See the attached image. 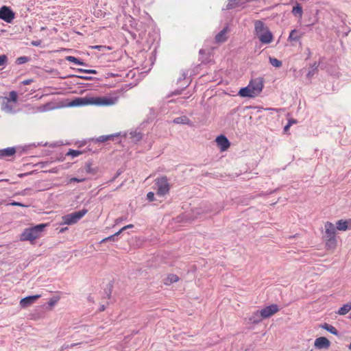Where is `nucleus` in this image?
<instances>
[{"instance_id":"f257e3e1","label":"nucleus","mask_w":351,"mask_h":351,"mask_svg":"<svg viewBox=\"0 0 351 351\" xmlns=\"http://www.w3.org/2000/svg\"><path fill=\"white\" fill-rule=\"evenodd\" d=\"M118 101V97H91L86 96L84 97H78L73 99L71 106H110L114 105Z\"/></svg>"},{"instance_id":"f03ea898","label":"nucleus","mask_w":351,"mask_h":351,"mask_svg":"<svg viewBox=\"0 0 351 351\" xmlns=\"http://www.w3.org/2000/svg\"><path fill=\"white\" fill-rule=\"evenodd\" d=\"M254 30L260 41L264 44H269L273 40L272 33L261 21H256L254 23Z\"/></svg>"},{"instance_id":"7ed1b4c3","label":"nucleus","mask_w":351,"mask_h":351,"mask_svg":"<svg viewBox=\"0 0 351 351\" xmlns=\"http://www.w3.org/2000/svg\"><path fill=\"white\" fill-rule=\"evenodd\" d=\"M45 227L46 224L41 223L32 228H25L20 236L21 241L32 242L41 236Z\"/></svg>"},{"instance_id":"20e7f679","label":"nucleus","mask_w":351,"mask_h":351,"mask_svg":"<svg viewBox=\"0 0 351 351\" xmlns=\"http://www.w3.org/2000/svg\"><path fill=\"white\" fill-rule=\"evenodd\" d=\"M88 210L84 208L81 210L71 213L70 214L64 215L62 217L61 224L72 225L76 223L80 219H81L86 213Z\"/></svg>"},{"instance_id":"39448f33","label":"nucleus","mask_w":351,"mask_h":351,"mask_svg":"<svg viewBox=\"0 0 351 351\" xmlns=\"http://www.w3.org/2000/svg\"><path fill=\"white\" fill-rule=\"evenodd\" d=\"M157 186L156 194L159 196H164L169 191L170 186L167 177H161L155 180Z\"/></svg>"},{"instance_id":"423d86ee","label":"nucleus","mask_w":351,"mask_h":351,"mask_svg":"<svg viewBox=\"0 0 351 351\" xmlns=\"http://www.w3.org/2000/svg\"><path fill=\"white\" fill-rule=\"evenodd\" d=\"M0 19L7 23H11L14 19V13L10 8L2 6L0 8Z\"/></svg>"},{"instance_id":"0eeeda50","label":"nucleus","mask_w":351,"mask_h":351,"mask_svg":"<svg viewBox=\"0 0 351 351\" xmlns=\"http://www.w3.org/2000/svg\"><path fill=\"white\" fill-rule=\"evenodd\" d=\"M248 86L250 88L253 93L257 96L263 90V80L261 78H256L250 82Z\"/></svg>"},{"instance_id":"6e6552de","label":"nucleus","mask_w":351,"mask_h":351,"mask_svg":"<svg viewBox=\"0 0 351 351\" xmlns=\"http://www.w3.org/2000/svg\"><path fill=\"white\" fill-rule=\"evenodd\" d=\"M278 311L279 308L277 304H271L261 309V315L263 317L264 319H267L276 313Z\"/></svg>"},{"instance_id":"1a4fd4ad","label":"nucleus","mask_w":351,"mask_h":351,"mask_svg":"<svg viewBox=\"0 0 351 351\" xmlns=\"http://www.w3.org/2000/svg\"><path fill=\"white\" fill-rule=\"evenodd\" d=\"M40 298V295H34L25 297L21 300L20 305L22 308H27L34 303Z\"/></svg>"},{"instance_id":"9d476101","label":"nucleus","mask_w":351,"mask_h":351,"mask_svg":"<svg viewBox=\"0 0 351 351\" xmlns=\"http://www.w3.org/2000/svg\"><path fill=\"white\" fill-rule=\"evenodd\" d=\"M216 142L221 151H226L230 145L229 141L223 135L217 136L216 138Z\"/></svg>"},{"instance_id":"9b49d317","label":"nucleus","mask_w":351,"mask_h":351,"mask_svg":"<svg viewBox=\"0 0 351 351\" xmlns=\"http://www.w3.org/2000/svg\"><path fill=\"white\" fill-rule=\"evenodd\" d=\"M330 344V341L324 337L317 338L314 343V346L318 349L328 348Z\"/></svg>"},{"instance_id":"f8f14e48","label":"nucleus","mask_w":351,"mask_h":351,"mask_svg":"<svg viewBox=\"0 0 351 351\" xmlns=\"http://www.w3.org/2000/svg\"><path fill=\"white\" fill-rule=\"evenodd\" d=\"M324 228L326 237H335L336 228L332 223L329 221L326 222Z\"/></svg>"},{"instance_id":"ddd939ff","label":"nucleus","mask_w":351,"mask_h":351,"mask_svg":"<svg viewBox=\"0 0 351 351\" xmlns=\"http://www.w3.org/2000/svg\"><path fill=\"white\" fill-rule=\"evenodd\" d=\"M228 32V27L223 28L220 32L215 36V41L217 43H221L227 40L226 34Z\"/></svg>"},{"instance_id":"4468645a","label":"nucleus","mask_w":351,"mask_h":351,"mask_svg":"<svg viewBox=\"0 0 351 351\" xmlns=\"http://www.w3.org/2000/svg\"><path fill=\"white\" fill-rule=\"evenodd\" d=\"M239 95L242 97H254L256 95L253 93L250 88L247 86L242 88L239 92Z\"/></svg>"},{"instance_id":"2eb2a0df","label":"nucleus","mask_w":351,"mask_h":351,"mask_svg":"<svg viewBox=\"0 0 351 351\" xmlns=\"http://www.w3.org/2000/svg\"><path fill=\"white\" fill-rule=\"evenodd\" d=\"M350 222H351L350 220V221L343 220V219L338 220L336 223V225H337L336 228L340 231H346L349 228L348 224Z\"/></svg>"},{"instance_id":"dca6fc26","label":"nucleus","mask_w":351,"mask_h":351,"mask_svg":"<svg viewBox=\"0 0 351 351\" xmlns=\"http://www.w3.org/2000/svg\"><path fill=\"white\" fill-rule=\"evenodd\" d=\"M261 315V311H257L253 313L252 315L249 318L250 322L252 324H258L263 319H264L263 317H262Z\"/></svg>"},{"instance_id":"f3484780","label":"nucleus","mask_w":351,"mask_h":351,"mask_svg":"<svg viewBox=\"0 0 351 351\" xmlns=\"http://www.w3.org/2000/svg\"><path fill=\"white\" fill-rule=\"evenodd\" d=\"M303 33L299 32L297 29L291 31L288 40L289 41H298L302 37Z\"/></svg>"},{"instance_id":"a211bd4d","label":"nucleus","mask_w":351,"mask_h":351,"mask_svg":"<svg viewBox=\"0 0 351 351\" xmlns=\"http://www.w3.org/2000/svg\"><path fill=\"white\" fill-rule=\"evenodd\" d=\"M326 247L327 250H334L337 247V239L335 237H326Z\"/></svg>"},{"instance_id":"6ab92c4d","label":"nucleus","mask_w":351,"mask_h":351,"mask_svg":"<svg viewBox=\"0 0 351 351\" xmlns=\"http://www.w3.org/2000/svg\"><path fill=\"white\" fill-rule=\"evenodd\" d=\"M1 110L7 113L14 112V107L10 104V99L6 100L1 104Z\"/></svg>"},{"instance_id":"aec40b11","label":"nucleus","mask_w":351,"mask_h":351,"mask_svg":"<svg viewBox=\"0 0 351 351\" xmlns=\"http://www.w3.org/2000/svg\"><path fill=\"white\" fill-rule=\"evenodd\" d=\"M16 152V149L14 147H8L6 149L0 150V157L11 156Z\"/></svg>"},{"instance_id":"412c9836","label":"nucleus","mask_w":351,"mask_h":351,"mask_svg":"<svg viewBox=\"0 0 351 351\" xmlns=\"http://www.w3.org/2000/svg\"><path fill=\"white\" fill-rule=\"evenodd\" d=\"M351 310V302L347 303L344 304L342 307H341L338 311L337 314L340 315H344L347 314Z\"/></svg>"},{"instance_id":"4be33fe9","label":"nucleus","mask_w":351,"mask_h":351,"mask_svg":"<svg viewBox=\"0 0 351 351\" xmlns=\"http://www.w3.org/2000/svg\"><path fill=\"white\" fill-rule=\"evenodd\" d=\"M241 3V0H228L226 10H231L238 7Z\"/></svg>"},{"instance_id":"5701e85b","label":"nucleus","mask_w":351,"mask_h":351,"mask_svg":"<svg viewBox=\"0 0 351 351\" xmlns=\"http://www.w3.org/2000/svg\"><path fill=\"white\" fill-rule=\"evenodd\" d=\"M189 119L186 116H182L173 119V123L177 124H189Z\"/></svg>"},{"instance_id":"b1692460","label":"nucleus","mask_w":351,"mask_h":351,"mask_svg":"<svg viewBox=\"0 0 351 351\" xmlns=\"http://www.w3.org/2000/svg\"><path fill=\"white\" fill-rule=\"evenodd\" d=\"M179 280V278L174 274L169 275L165 280V284L166 285H169L171 283L176 282Z\"/></svg>"},{"instance_id":"393cba45","label":"nucleus","mask_w":351,"mask_h":351,"mask_svg":"<svg viewBox=\"0 0 351 351\" xmlns=\"http://www.w3.org/2000/svg\"><path fill=\"white\" fill-rule=\"evenodd\" d=\"M322 328L326 330L327 331L331 332L332 334H333L335 335H338L337 330L332 325H330V324H328L326 323L322 326Z\"/></svg>"},{"instance_id":"a878e982","label":"nucleus","mask_w":351,"mask_h":351,"mask_svg":"<svg viewBox=\"0 0 351 351\" xmlns=\"http://www.w3.org/2000/svg\"><path fill=\"white\" fill-rule=\"evenodd\" d=\"M292 13L294 15H298L299 17H302V8L299 3H296L295 6L293 8Z\"/></svg>"},{"instance_id":"bb28decb","label":"nucleus","mask_w":351,"mask_h":351,"mask_svg":"<svg viewBox=\"0 0 351 351\" xmlns=\"http://www.w3.org/2000/svg\"><path fill=\"white\" fill-rule=\"evenodd\" d=\"M269 63L276 68H279L282 66V62L276 58L269 57Z\"/></svg>"},{"instance_id":"cd10ccee","label":"nucleus","mask_w":351,"mask_h":351,"mask_svg":"<svg viewBox=\"0 0 351 351\" xmlns=\"http://www.w3.org/2000/svg\"><path fill=\"white\" fill-rule=\"evenodd\" d=\"M18 95L14 90L10 92L9 98H5L6 100L10 99V101L16 103L17 101Z\"/></svg>"},{"instance_id":"c85d7f7f","label":"nucleus","mask_w":351,"mask_h":351,"mask_svg":"<svg viewBox=\"0 0 351 351\" xmlns=\"http://www.w3.org/2000/svg\"><path fill=\"white\" fill-rule=\"evenodd\" d=\"M33 109H34V112H45V111L48 110L49 107H48V104H46V105L36 107V108H33Z\"/></svg>"},{"instance_id":"c756f323","label":"nucleus","mask_w":351,"mask_h":351,"mask_svg":"<svg viewBox=\"0 0 351 351\" xmlns=\"http://www.w3.org/2000/svg\"><path fill=\"white\" fill-rule=\"evenodd\" d=\"M85 171L87 173H96L97 171H95V169H93L92 168V165L91 163H86V165H85Z\"/></svg>"},{"instance_id":"7c9ffc66","label":"nucleus","mask_w":351,"mask_h":351,"mask_svg":"<svg viewBox=\"0 0 351 351\" xmlns=\"http://www.w3.org/2000/svg\"><path fill=\"white\" fill-rule=\"evenodd\" d=\"M114 136L113 135H104V136H100L97 141L99 142H105V141H107L108 140L112 138Z\"/></svg>"},{"instance_id":"2f4dec72","label":"nucleus","mask_w":351,"mask_h":351,"mask_svg":"<svg viewBox=\"0 0 351 351\" xmlns=\"http://www.w3.org/2000/svg\"><path fill=\"white\" fill-rule=\"evenodd\" d=\"M77 71L80 73H91V74H97V72L96 70L94 69H77Z\"/></svg>"},{"instance_id":"473e14b6","label":"nucleus","mask_w":351,"mask_h":351,"mask_svg":"<svg viewBox=\"0 0 351 351\" xmlns=\"http://www.w3.org/2000/svg\"><path fill=\"white\" fill-rule=\"evenodd\" d=\"M29 58L26 56H22V57H19L16 59V63L19 64H23V63H25L28 61Z\"/></svg>"},{"instance_id":"72a5a7b5","label":"nucleus","mask_w":351,"mask_h":351,"mask_svg":"<svg viewBox=\"0 0 351 351\" xmlns=\"http://www.w3.org/2000/svg\"><path fill=\"white\" fill-rule=\"evenodd\" d=\"M81 154H82V152L80 151L70 149L69 152H68L67 155L72 156L73 157H77L79 155H80Z\"/></svg>"},{"instance_id":"f704fd0d","label":"nucleus","mask_w":351,"mask_h":351,"mask_svg":"<svg viewBox=\"0 0 351 351\" xmlns=\"http://www.w3.org/2000/svg\"><path fill=\"white\" fill-rule=\"evenodd\" d=\"M66 60L69 62H73L75 64H77V63L79 62V59H77V58L74 57V56H66Z\"/></svg>"},{"instance_id":"c9c22d12","label":"nucleus","mask_w":351,"mask_h":351,"mask_svg":"<svg viewBox=\"0 0 351 351\" xmlns=\"http://www.w3.org/2000/svg\"><path fill=\"white\" fill-rule=\"evenodd\" d=\"M133 227H134V226L132 224L127 225V226L123 227L122 228H121L118 232H117L116 234L119 235L123 230L129 229V228H132Z\"/></svg>"},{"instance_id":"e433bc0d","label":"nucleus","mask_w":351,"mask_h":351,"mask_svg":"<svg viewBox=\"0 0 351 351\" xmlns=\"http://www.w3.org/2000/svg\"><path fill=\"white\" fill-rule=\"evenodd\" d=\"M58 300L59 299L58 298H51L48 302L49 306L51 307L53 306L58 302Z\"/></svg>"},{"instance_id":"4c0bfd02","label":"nucleus","mask_w":351,"mask_h":351,"mask_svg":"<svg viewBox=\"0 0 351 351\" xmlns=\"http://www.w3.org/2000/svg\"><path fill=\"white\" fill-rule=\"evenodd\" d=\"M7 56L5 55L0 56V66L4 65L7 62Z\"/></svg>"},{"instance_id":"58836bf2","label":"nucleus","mask_w":351,"mask_h":351,"mask_svg":"<svg viewBox=\"0 0 351 351\" xmlns=\"http://www.w3.org/2000/svg\"><path fill=\"white\" fill-rule=\"evenodd\" d=\"M117 235L115 234H114L113 235H111V236H109L104 239L101 240V243H104V242H106V241H112V240H114V237H117Z\"/></svg>"},{"instance_id":"ea45409f","label":"nucleus","mask_w":351,"mask_h":351,"mask_svg":"<svg viewBox=\"0 0 351 351\" xmlns=\"http://www.w3.org/2000/svg\"><path fill=\"white\" fill-rule=\"evenodd\" d=\"M147 199L149 201V202H152L154 201V193L153 192H149L147 194Z\"/></svg>"},{"instance_id":"a19ab883","label":"nucleus","mask_w":351,"mask_h":351,"mask_svg":"<svg viewBox=\"0 0 351 351\" xmlns=\"http://www.w3.org/2000/svg\"><path fill=\"white\" fill-rule=\"evenodd\" d=\"M10 205L14 206H21V207H27V206L18 202H12L10 203Z\"/></svg>"},{"instance_id":"79ce46f5","label":"nucleus","mask_w":351,"mask_h":351,"mask_svg":"<svg viewBox=\"0 0 351 351\" xmlns=\"http://www.w3.org/2000/svg\"><path fill=\"white\" fill-rule=\"evenodd\" d=\"M84 178H82V179H78L77 178H72L71 180H70V182H82L83 181H84Z\"/></svg>"},{"instance_id":"37998d69","label":"nucleus","mask_w":351,"mask_h":351,"mask_svg":"<svg viewBox=\"0 0 351 351\" xmlns=\"http://www.w3.org/2000/svg\"><path fill=\"white\" fill-rule=\"evenodd\" d=\"M80 344H81V343H72V344H71L70 346H69V345L64 346L62 347V348H73V347H74V346H78V345H80Z\"/></svg>"},{"instance_id":"c03bdc74","label":"nucleus","mask_w":351,"mask_h":351,"mask_svg":"<svg viewBox=\"0 0 351 351\" xmlns=\"http://www.w3.org/2000/svg\"><path fill=\"white\" fill-rule=\"evenodd\" d=\"M40 43H41L40 40H34L32 42V45L33 46H36V47L39 46L40 45Z\"/></svg>"},{"instance_id":"a18cd8bd","label":"nucleus","mask_w":351,"mask_h":351,"mask_svg":"<svg viewBox=\"0 0 351 351\" xmlns=\"http://www.w3.org/2000/svg\"><path fill=\"white\" fill-rule=\"evenodd\" d=\"M315 73V69H313L312 71H309L308 74H307V77H311L312 75H313Z\"/></svg>"},{"instance_id":"49530a36","label":"nucleus","mask_w":351,"mask_h":351,"mask_svg":"<svg viewBox=\"0 0 351 351\" xmlns=\"http://www.w3.org/2000/svg\"><path fill=\"white\" fill-rule=\"evenodd\" d=\"M80 78L83 79V80H92V77H90V76H88V75H86V76H80Z\"/></svg>"},{"instance_id":"de8ad7c7","label":"nucleus","mask_w":351,"mask_h":351,"mask_svg":"<svg viewBox=\"0 0 351 351\" xmlns=\"http://www.w3.org/2000/svg\"><path fill=\"white\" fill-rule=\"evenodd\" d=\"M104 47L102 46V45H95V46H92L91 48L93 49H99L100 50L101 48H104Z\"/></svg>"},{"instance_id":"09e8293b","label":"nucleus","mask_w":351,"mask_h":351,"mask_svg":"<svg viewBox=\"0 0 351 351\" xmlns=\"http://www.w3.org/2000/svg\"><path fill=\"white\" fill-rule=\"evenodd\" d=\"M296 123V121L293 119H289L288 124L291 126L292 124Z\"/></svg>"},{"instance_id":"8fccbe9b","label":"nucleus","mask_w":351,"mask_h":351,"mask_svg":"<svg viewBox=\"0 0 351 351\" xmlns=\"http://www.w3.org/2000/svg\"><path fill=\"white\" fill-rule=\"evenodd\" d=\"M32 82V80H27L23 81V84L24 85H28V84H29Z\"/></svg>"},{"instance_id":"3c124183","label":"nucleus","mask_w":351,"mask_h":351,"mask_svg":"<svg viewBox=\"0 0 351 351\" xmlns=\"http://www.w3.org/2000/svg\"><path fill=\"white\" fill-rule=\"evenodd\" d=\"M290 127H291V126H290L289 124H287V125H285V128H284V130H285V132H287V131L289 129V128H290Z\"/></svg>"},{"instance_id":"603ef678","label":"nucleus","mask_w":351,"mask_h":351,"mask_svg":"<svg viewBox=\"0 0 351 351\" xmlns=\"http://www.w3.org/2000/svg\"><path fill=\"white\" fill-rule=\"evenodd\" d=\"M123 218L120 217L116 219V223H119V222L122 221Z\"/></svg>"},{"instance_id":"864d4df0","label":"nucleus","mask_w":351,"mask_h":351,"mask_svg":"<svg viewBox=\"0 0 351 351\" xmlns=\"http://www.w3.org/2000/svg\"><path fill=\"white\" fill-rule=\"evenodd\" d=\"M77 64L78 65H84L85 63L82 61H81L80 60H79V62L77 63Z\"/></svg>"},{"instance_id":"5fc2aeb1","label":"nucleus","mask_w":351,"mask_h":351,"mask_svg":"<svg viewBox=\"0 0 351 351\" xmlns=\"http://www.w3.org/2000/svg\"><path fill=\"white\" fill-rule=\"evenodd\" d=\"M77 64L78 65H84L85 63L82 61H81L80 60H79V62L77 63Z\"/></svg>"},{"instance_id":"6e6d98bb","label":"nucleus","mask_w":351,"mask_h":351,"mask_svg":"<svg viewBox=\"0 0 351 351\" xmlns=\"http://www.w3.org/2000/svg\"><path fill=\"white\" fill-rule=\"evenodd\" d=\"M179 94H180V91H176V92L172 93V95H179Z\"/></svg>"},{"instance_id":"4d7b16f0","label":"nucleus","mask_w":351,"mask_h":351,"mask_svg":"<svg viewBox=\"0 0 351 351\" xmlns=\"http://www.w3.org/2000/svg\"><path fill=\"white\" fill-rule=\"evenodd\" d=\"M313 66L315 67V69H314L315 70V69H317V68L318 65L317 64V63H316V62H315V63H314V64H313Z\"/></svg>"},{"instance_id":"13d9d810","label":"nucleus","mask_w":351,"mask_h":351,"mask_svg":"<svg viewBox=\"0 0 351 351\" xmlns=\"http://www.w3.org/2000/svg\"><path fill=\"white\" fill-rule=\"evenodd\" d=\"M104 308H104V306H102L101 307V308H100V311H104Z\"/></svg>"},{"instance_id":"bf43d9fd","label":"nucleus","mask_w":351,"mask_h":351,"mask_svg":"<svg viewBox=\"0 0 351 351\" xmlns=\"http://www.w3.org/2000/svg\"><path fill=\"white\" fill-rule=\"evenodd\" d=\"M348 348H349L350 350H351V343H350V345L348 346Z\"/></svg>"},{"instance_id":"052dcab7","label":"nucleus","mask_w":351,"mask_h":351,"mask_svg":"<svg viewBox=\"0 0 351 351\" xmlns=\"http://www.w3.org/2000/svg\"><path fill=\"white\" fill-rule=\"evenodd\" d=\"M203 51H203L202 49H201V50L199 51V53H203Z\"/></svg>"},{"instance_id":"680f3d73","label":"nucleus","mask_w":351,"mask_h":351,"mask_svg":"<svg viewBox=\"0 0 351 351\" xmlns=\"http://www.w3.org/2000/svg\"><path fill=\"white\" fill-rule=\"evenodd\" d=\"M45 27H41L42 30H45Z\"/></svg>"}]
</instances>
